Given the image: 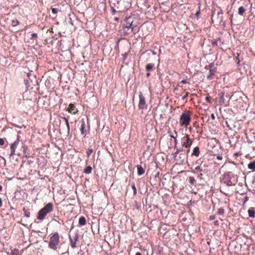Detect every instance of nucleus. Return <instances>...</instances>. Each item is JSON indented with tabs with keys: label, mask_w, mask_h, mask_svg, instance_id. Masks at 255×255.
<instances>
[{
	"label": "nucleus",
	"mask_w": 255,
	"mask_h": 255,
	"mask_svg": "<svg viewBox=\"0 0 255 255\" xmlns=\"http://www.w3.org/2000/svg\"><path fill=\"white\" fill-rule=\"evenodd\" d=\"M181 151H183V149H177L176 151L173 154V155L174 157L175 158V159H176V158L177 157V156H178L179 153L181 152Z\"/></svg>",
	"instance_id": "nucleus-29"
},
{
	"label": "nucleus",
	"mask_w": 255,
	"mask_h": 255,
	"mask_svg": "<svg viewBox=\"0 0 255 255\" xmlns=\"http://www.w3.org/2000/svg\"><path fill=\"white\" fill-rule=\"evenodd\" d=\"M180 83H183V84H186L187 83V82L186 80H183L180 82Z\"/></svg>",
	"instance_id": "nucleus-52"
},
{
	"label": "nucleus",
	"mask_w": 255,
	"mask_h": 255,
	"mask_svg": "<svg viewBox=\"0 0 255 255\" xmlns=\"http://www.w3.org/2000/svg\"><path fill=\"white\" fill-rule=\"evenodd\" d=\"M248 168L250 169L254 170L255 169V161H254L253 162H251L248 164Z\"/></svg>",
	"instance_id": "nucleus-24"
},
{
	"label": "nucleus",
	"mask_w": 255,
	"mask_h": 255,
	"mask_svg": "<svg viewBox=\"0 0 255 255\" xmlns=\"http://www.w3.org/2000/svg\"><path fill=\"white\" fill-rule=\"evenodd\" d=\"M224 94L223 92H221L219 94V102L221 104H224L225 103V100L224 98Z\"/></svg>",
	"instance_id": "nucleus-20"
},
{
	"label": "nucleus",
	"mask_w": 255,
	"mask_h": 255,
	"mask_svg": "<svg viewBox=\"0 0 255 255\" xmlns=\"http://www.w3.org/2000/svg\"><path fill=\"white\" fill-rule=\"evenodd\" d=\"M37 37V33H33L32 34V37L31 38V39H33L34 38H36Z\"/></svg>",
	"instance_id": "nucleus-45"
},
{
	"label": "nucleus",
	"mask_w": 255,
	"mask_h": 255,
	"mask_svg": "<svg viewBox=\"0 0 255 255\" xmlns=\"http://www.w3.org/2000/svg\"><path fill=\"white\" fill-rule=\"evenodd\" d=\"M245 11V9L243 6H240L239 8L238 13L240 15H243Z\"/></svg>",
	"instance_id": "nucleus-27"
},
{
	"label": "nucleus",
	"mask_w": 255,
	"mask_h": 255,
	"mask_svg": "<svg viewBox=\"0 0 255 255\" xmlns=\"http://www.w3.org/2000/svg\"><path fill=\"white\" fill-rule=\"evenodd\" d=\"M249 216L251 218H254L255 216V210L254 208H250L248 210Z\"/></svg>",
	"instance_id": "nucleus-18"
},
{
	"label": "nucleus",
	"mask_w": 255,
	"mask_h": 255,
	"mask_svg": "<svg viewBox=\"0 0 255 255\" xmlns=\"http://www.w3.org/2000/svg\"><path fill=\"white\" fill-rule=\"evenodd\" d=\"M236 62H237L238 66H240L241 65L240 59H238V61H237Z\"/></svg>",
	"instance_id": "nucleus-54"
},
{
	"label": "nucleus",
	"mask_w": 255,
	"mask_h": 255,
	"mask_svg": "<svg viewBox=\"0 0 255 255\" xmlns=\"http://www.w3.org/2000/svg\"><path fill=\"white\" fill-rule=\"evenodd\" d=\"M85 123L84 122V121L83 122V124L82 125V126H81V128L80 129V130H81V134L84 135L85 134Z\"/></svg>",
	"instance_id": "nucleus-26"
},
{
	"label": "nucleus",
	"mask_w": 255,
	"mask_h": 255,
	"mask_svg": "<svg viewBox=\"0 0 255 255\" xmlns=\"http://www.w3.org/2000/svg\"><path fill=\"white\" fill-rule=\"evenodd\" d=\"M4 143V139L0 138V145H3Z\"/></svg>",
	"instance_id": "nucleus-43"
},
{
	"label": "nucleus",
	"mask_w": 255,
	"mask_h": 255,
	"mask_svg": "<svg viewBox=\"0 0 255 255\" xmlns=\"http://www.w3.org/2000/svg\"><path fill=\"white\" fill-rule=\"evenodd\" d=\"M10 254L11 255H20L19 253L18 250L16 249L11 250Z\"/></svg>",
	"instance_id": "nucleus-23"
},
{
	"label": "nucleus",
	"mask_w": 255,
	"mask_h": 255,
	"mask_svg": "<svg viewBox=\"0 0 255 255\" xmlns=\"http://www.w3.org/2000/svg\"><path fill=\"white\" fill-rule=\"evenodd\" d=\"M191 122L190 116L186 112L182 113L180 117V124L181 126H188Z\"/></svg>",
	"instance_id": "nucleus-3"
},
{
	"label": "nucleus",
	"mask_w": 255,
	"mask_h": 255,
	"mask_svg": "<svg viewBox=\"0 0 255 255\" xmlns=\"http://www.w3.org/2000/svg\"><path fill=\"white\" fill-rule=\"evenodd\" d=\"M132 22H133V20H132V17H128V18H127L126 23L124 25H129L130 24H131V25H134L132 24Z\"/></svg>",
	"instance_id": "nucleus-22"
},
{
	"label": "nucleus",
	"mask_w": 255,
	"mask_h": 255,
	"mask_svg": "<svg viewBox=\"0 0 255 255\" xmlns=\"http://www.w3.org/2000/svg\"><path fill=\"white\" fill-rule=\"evenodd\" d=\"M182 140V147H189L192 145L193 142V140L190 139L189 135L188 134H186L184 137H183Z\"/></svg>",
	"instance_id": "nucleus-5"
},
{
	"label": "nucleus",
	"mask_w": 255,
	"mask_h": 255,
	"mask_svg": "<svg viewBox=\"0 0 255 255\" xmlns=\"http://www.w3.org/2000/svg\"><path fill=\"white\" fill-rule=\"evenodd\" d=\"M223 158L222 157V155H218L217 156V159H219V160H222Z\"/></svg>",
	"instance_id": "nucleus-48"
},
{
	"label": "nucleus",
	"mask_w": 255,
	"mask_h": 255,
	"mask_svg": "<svg viewBox=\"0 0 255 255\" xmlns=\"http://www.w3.org/2000/svg\"><path fill=\"white\" fill-rule=\"evenodd\" d=\"M2 201L1 198H0V208L2 206Z\"/></svg>",
	"instance_id": "nucleus-56"
},
{
	"label": "nucleus",
	"mask_w": 255,
	"mask_h": 255,
	"mask_svg": "<svg viewBox=\"0 0 255 255\" xmlns=\"http://www.w3.org/2000/svg\"><path fill=\"white\" fill-rule=\"evenodd\" d=\"M199 154H200L199 148L198 146H196L194 148L193 152L191 154V155L192 156L195 155L197 157H198L199 156Z\"/></svg>",
	"instance_id": "nucleus-19"
},
{
	"label": "nucleus",
	"mask_w": 255,
	"mask_h": 255,
	"mask_svg": "<svg viewBox=\"0 0 255 255\" xmlns=\"http://www.w3.org/2000/svg\"><path fill=\"white\" fill-rule=\"evenodd\" d=\"M92 170V168L90 166H88L86 167V168L84 169V173L86 174H90L91 173Z\"/></svg>",
	"instance_id": "nucleus-25"
},
{
	"label": "nucleus",
	"mask_w": 255,
	"mask_h": 255,
	"mask_svg": "<svg viewBox=\"0 0 255 255\" xmlns=\"http://www.w3.org/2000/svg\"><path fill=\"white\" fill-rule=\"evenodd\" d=\"M67 110L69 113L73 114H75L78 112V110L76 108V107L73 104H70L69 105Z\"/></svg>",
	"instance_id": "nucleus-14"
},
{
	"label": "nucleus",
	"mask_w": 255,
	"mask_h": 255,
	"mask_svg": "<svg viewBox=\"0 0 255 255\" xmlns=\"http://www.w3.org/2000/svg\"><path fill=\"white\" fill-rule=\"evenodd\" d=\"M19 141V136H17L16 140L14 142V143H13L10 146L11 153L10 154V156H13L15 154V149L16 148V146H17V144L18 143Z\"/></svg>",
	"instance_id": "nucleus-10"
},
{
	"label": "nucleus",
	"mask_w": 255,
	"mask_h": 255,
	"mask_svg": "<svg viewBox=\"0 0 255 255\" xmlns=\"http://www.w3.org/2000/svg\"><path fill=\"white\" fill-rule=\"evenodd\" d=\"M214 225L215 226H218V225H219V221H218V220H217V221H215V222H214Z\"/></svg>",
	"instance_id": "nucleus-49"
},
{
	"label": "nucleus",
	"mask_w": 255,
	"mask_h": 255,
	"mask_svg": "<svg viewBox=\"0 0 255 255\" xmlns=\"http://www.w3.org/2000/svg\"><path fill=\"white\" fill-rule=\"evenodd\" d=\"M135 255H141V253H139V252H137L136 254H135Z\"/></svg>",
	"instance_id": "nucleus-61"
},
{
	"label": "nucleus",
	"mask_w": 255,
	"mask_h": 255,
	"mask_svg": "<svg viewBox=\"0 0 255 255\" xmlns=\"http://www.w3.org/2000/svg\"><path fill=\"white\" fill-rule=\"evenodd\" d=\"M237 57H236V62L238 61V59H239V54L238 53H237Z\"/></svg>",
	"instance_id": "nucleus-53"
},
{
	"label": "nucleus",
	"mask_w": 255,
	"mask_h": 255,
	"mask_svg": "<svg viewBox=\"0 0 255 255\" xmlns=\"http://www.w3.org/2000/svg\"><path fill=\"white\" fill-rule=\"evenodd\" d=\"M53 205L52 203H48L42 209V210L44 211L47 214L50 213L53 211Z\"/></svg>",
	"instance_id": "nucleus-12"
},
{
	"label": "nucleus",
	"mask_w": 255,
	"mask_h": 255,
	"mask_svg": "<svg viewBox=\"0 0 255 255\" xmlns=\"http://www.w3.org/2000/svg\"><path fill=\"white\" fill-rule=\"evenodd\" d=\"M207 167L208 165L206 164V162L202 161L200 164L196 166L194 170L192 169V171L194 173H198V172H200L206 174L208 171Z\"/></svg>",
	"instance_id": "nucleus-4"
},
{
	"label": "nucleus",
	"mask_w": 255,
	"mask_h": 255,
	"mask_svg": "<svg viewBox=\"0 0 255 255\" xmlns=\"http://www.w3.org/2000/svg\"><path fill=\"white\" fill-rule=\"evenodd\" d=\"M47 214L41 209L38 213L37 219L43 220Z\"/></svg>",
	"instance_id": "nucleus-15"
},
{
	"label": "nucleus",
	"mask_w": 255,
	"mask_h": 255,
	"mask_svg": "<svg viewBox=\"0 0 255 255\" xmlns=\"http://www.w3.org/2000/svg\"><path fill=\"white\" fill-rule=\"evenodd\" d=\"M181 151H183V149H177L176 151L173 154V155L174 157L175 158V159H176V158L177 157V156H178L179 153L181 152Z\"/></svg>",
	"instance_id": "nucleus-30"
},
{
	"label": "nucleus",
	"mask_w": 255,
	"mask_h": 255,
	"mask_svg": "<svg viewBox=\"0 0 255 255\" xmlns=\"http://www.w3.org/2000/svg\"><path fill=\"white\" fill-rule=\"evenodd\" d=\"M79 235L77 233H75L73 238L70 236V241L71 247L72 249H75L77 247L76 242L78 240Z\"/></svg>",
	"instance_id": "nucleus-9"
},
{
	"label": "nucleus",
	"mask_w": 255,
	"mask_h": 255,
	"mask_svg": "<svg viewBox=\"0 0 255 255\" xmlns=\"http://www.w3.org/2000/svg\"><path fill=\"white\" fill-rule=\"evenodd\" d=\"M217 68L214 67V65L213 64H211L210 65V69H209V72L210 75L208 76L207 78L209 80L212 79V77L214 76L216 72Z\"/></svg>",
	"instance_id": "nucleus-11"
},
{
	"label": "nucleus",
	"mask_w": 255,
	"mask_h": 255,
	"mask_svg": "<svg viewBox=\"0 0 255 255\" xmlns=\"http://www.w3.org/2000/svg\"><path fill=\"white\" fill-rule=\"evenodd\" d=\"M222 13H223L222 11L218 12V15H219V14H222Z\"/></svg>",
	"instance_id": "nucleus-63"
},
{
	"label": "nucleus",
	"mask_w": 255,
	"mask_h": 255,
	"mask_svg": "<svg viewBox=\"0 0 255 255\" xmlns=\"http://www.w3.org/2000/svg\"><path fill=\"white\" fill-rule=\"evenodd\" d=\"M23 211H24V215L27 218L30 217V212L29 211H28L27 210H25V209L24 208H23Z\"/></svg>",
	"instance_id": "nucleus-33"
},
{
	"label": "nucleus",
	"mask_w": 255,
	"mask_h": 255,
	"mask_svg": "<svg viewBox=\"0 0 255 255\" xmlns=\"http://www.w3.org/2000/svg\"><path fill=\"white\" fill-rule=\"evenodd\" d=\"M221 42V40H220V39H218L216 40H215L214 41H213L212 42V44L213 46H218V42Z\"/></svg>",
	"instance_id": "nucleus-36"
},
{
	"label": "nucleus",
	"mask_w": 255,
	"mask_h": 255,
	"mask_svg": "<svg viewBox=\"0 0 255 255\" xmlns=\"http://www.w3.org/2000/svg\"><path fill=\"white\" fill-rule=\"evenodd\" d=\"M2 189V187L1 185H0V191H1Z\"/></svg>",
	"instance_id": "nucleus-62"
},
{
	"label": "nucleus",
	"mask_w": 255,
	"mask_h": 255,
	"mask_svg": "<svg viewBox=\"0 0 255 255\" xmlns=\"http://www.w3.org/2000/svg\"><path fill=\"white\" fill-rule=\"evenodd\" d=\"M19 23V22L17 20H12L11 22V25L12 26H16Z\"/></svg>",
	"instance_id": "nucleus-32"
},
{
	"label": "nucleus",
	"mask_w": 255,
	"mask_h": 255,
	"mask_svg": "<svg viewBox=\"0 0 255 255\" xmlns=\"http://www.w3.org/2000/svg\"><path fill=\"white\" fill-rule=\"evenodd\" d=\"M139 104H138V109L139 110H142L144 109V108L146 105V102H145V98L143 96L141 92H140L139 94Z\"/></svg>",
	"instance_id": "nucleus-8"
},
{
	"label": "nucleus",
	"mask_w": 255,
	"mask_h": 255,
	"mask_svg": "<svg viewBox=\"0 0 255 255\" xmlns=\"http://www.w3.org/2000/svg\"><path fill=\"white\" fill-rule=\"evenodd\" d=\"M86 224V218L83 216L81 217L79 220V226H80V227L83 226L85 225Z\"/></svg>",
	"instance_id": "nucleus-17"
},
{
	"label": "nucleus",
	"mask_w": 255,
	"mask_h": 255,
	"mask_svg": "<svg viewBox=\"0 0 255 255\" xmlns=\"http://www.w3.org/2000/svg\"><path fill=\"white\" fill-rule=\"evenodd\" d=\"M195 182V179L193 176H190L189 177V182L191 185H194Z\"/></svg>",
	"instance_id": "nucleus-28"
},
{
	"label": "nucleus",
	"mask_w": 255,
	"mask_h": 255,
	"mask_svg": "<svg viewBox=\"0 0 255 255\" xmlns=\"http://www.w3.org/2000/svg\"><path fill=\"white\" fill-rule=\"evenodd\" d=\"M131 188H132V189L133 190V196H135L136 194V189L135 185V184L134 183H133L131 185Z\"/></svg>",
	"instance_id": "nucleus-34"
},
{
	"label": "nucleus",
	"mask_w": 255,
	"mask_h": 255,
	"mask_svg": "<svg viewBox=\"0 0 255 255\" xmlns=\"http://www.w3.org/2000/svg\"><path fill=\"white\" fill-rule=\"evenodd\" d=\"M93 151V150L92 148L88 149V150L87 151V154L88 157H89L92 154Z\"/></svg>",
	"instance_id": "nucleus-38"
},
{
	"label": "nucleus",
	"mask_w": 255,
	"mask_h": 255,
	"mask_svg": "<svg viewBox=\"0 0 255 255\" xmlns=\"http://www.w3.org/2000/svg\"><path fill=\"white\" fill-rule=\"evenodd\" d=\"M233 176L231 172H226L224 175L223 178L221 180V182L225 184L228 186H235L236 184L237 181H233Z\"/></svg>",
	"instance_id": "nucleus-2"
},
{
	"label": "nucleus",
	"mask_w": 255,
	"mask_h": 255,
	"mask_svg": "<svg viewBox=\"0 0 255 255\" xmlns=\"http://www.w3.org/2000/svg\"><path fill=\"white\" fill-rule=\"evenodd\" d=\"M51 11H52V12L54 14H57L58 11V9L56 8H51Z\"/></svg>",
	"instance_id": "nucleus-39"
},
{
	"label": "nucleus",
	"mask_w": 255,
	"mask_h": 255,
	"mask_svg": "<svg viewBox=\"0 0 255 255\" xmlns=\"http://www.w3.org/2000/svg\"><path fill=\"white\" fill-rule=\"evenodd\" d=\"M189 94V92H186L185 95L182 97V99L184 100L185 99H186L188 97Z\"/></svg>",
	"instance_id": "nucleus-47"
},
{
	"label": "nucleus",
	"mask_w": 255,
	"mask_h": 255,
	"mask_svg": "<svg viewBox=\"0 0 255 255\" xmlns=\"http://www.w3.org/2000/svg\"><path fill=\"white\" fill-rule=\"evenodd\" d=\"M211 117L213 120H214L215 119V116L213 114H211Z\"/></svg>",
	"instance_id": "nucleus-55"
},
{
	"label": "nucleus",
	"mask_w": 255,
	"mask_h": 255,
	"mask_svg": "<svg viewBox=\"0 0 255 255\" xmlns=\"http://www.w3.org/2000/svg\"><path fill=\"white\" fill-rule=\"evenodd\" d=\"M199 14H200V11L199 10L198 11H197L196 12V13L195 14V15L198 16Z\"/></svg>",
	"instance_id": "nucleus-58"
},
{
	"label": "nucleus",
	"mask_w": 255,
	"mask_h": 255,
	"mask_svg": "<svg viewBox=\"0 0 255 255\" xmlns=\"http://www.w3.org/2000/svg\"><path fill=\"white\" fill-rule=\"evenodd\" d=\"M112 9V13L114 14L115 12L117 11H120L121 10V7L119 8H111Z\"/></svg>",
	"instance_id": "nucleus-37"
},
{
	"label": "nucleus",
	"mask_w": 255,
	"mask_h": 255,
	"mask_svg": "<svg viewBox=\"0 0 255 255\" xmlns=\"http://www.w3.org/2000/svg\"><path fill=\"white\" fill-rule=\"evenodd\" d=\"M216 217L215 215H211L209 217V220L212 221L215 219Z\"/></svg>",
	"instance_id": "nucleus-44"
},
{
	"label": "nucleus",
	"mask_w": 255,
	"mask_h": 255,
	"mask_svg": "<svg viewBox=\"0 0 255 255\" xmlns=\"http://www.w3.org/2000/svg\"><path fill=\"white\" fill-rule=\"evenodd\" d=\"M122 0H110V4L111 8H119L120 7V2Z\"/></svg>",
	"instance_id": "nucleus-13"
},
{
	"label": "nucleus",
	"mask_w": 255,
	"mask_h": 255,
	"mask_svg": "<svg viewBox=\"0 0 255 255\" xmlns=\"http://www.w3.org/2000/svg\"><path fill=\"white\" fill-rule=\"evenodd\" d=\"M150 74L149 72H147L146 74L147 77H149L150 76Z\"/></svg>",
	"instance_id": "nucleus-59"
},
{
	"label": "nucleus",
	"mask_w": 255,
	"mask_h": 255,
	"mask_svg": "<svg viewBox=\"0 0 255 255\" xmlns=\"http://www.w3.org/2000/svg\"><path fill=\"white\" fill-rule=\"evenodd\" d=\"M217 213L219 215H223L224 213V210L222 208H220L218 209Z\"/></svg>",
	"instance_id": "nucleus-35"
},
{
	"label": "nucleus",
	"mask_w": 255,
	"mask_h": 255,
	"mask_svg": "<svg viewBox=\"0 0 255 255\" xmlns=\"http://www.w3.org/2000/svg\"><path fill=\"white\" fill-rule=\"evenodd\" d=\"M174 134H175L174 135L170 134V136L171 138H174V139L176 138V137H177V132H176L175 131H174Z\"/></svg>",
	"instance_id": "nucleus-40"
},
{
	"label": "nucleus",
	"mask_w": 255,
	"mask_h": 255,
	"mask_svg": "<svg viewBox=\"0 0 255 255\" xmlns=\"http://www.w3.org/2000/svg\"><path fill=\"white\" fill-rule=\"evenodd\" d=\"M174 142H175V146H174V147H176V144H177V143L176 138L174 139Z\"/></svg>",
	"instance_id": "nucleus-57"
},
{
	"label": "nucleus",
	"mask_w": 255,
	"mask_h": 255,
	"mask_svg": "<svg viewBox=\"0 0 255 255\" xmlns=\"http://www.w3.org/2000/svg\"><path fill=\"white\" fill-rule=\"evenodd\" d=\"M189 152V149L187 150V153L186 154L185 151L183 150V151H181V153H179L178 156L176 158L175 160H176L179 163V164H182L185 161V160L187 156V154Z\"/></svg>",
	"instance_id": "nucleus-6"
},
{
	"label": "nucleus",
	"mask_w": 255,
	"mask_h": 255,
	"mask_svg": "<svg viewBox=\"0 0 255 255\" xmlns=\"http://www.w3.org/2000/svg\"><path fill=\"white\" fill-rule=\"evenodd\" d=\"M128 53H125L124 54H123V56L124 57V59H125L128 56Z\"/></svg>",
	"instance_id": "nucleus-50"
},
{
	"label": "nucleus",
	"mask_w": 255,
	"mask_h": 255,
	"mask_svg": "<svg viewBox=\"0 0 255 255\" xmlns=\"http://www.w3.org/2000/svg\"><path fill=\"white\" fill-rule=\"evenodd\" d=\"M248 200H249V197L247 196H245L244 203H245L246 202L248 201Z\"/></svg>",
	"instance_id": "nucleus-51"
},
{
	"label": "nucleus",
	"mask_w": 255,
	"mask_h": 255,
	"mask_svg": "<svg viewBox=\"0 0 255 255\" xmlns=\"http://www.w3.org/2000/svg\"><path fill=\"white\" fill-rule=\"evenodd\" d=\"M23 148H24V149H23V151L24 152V153H25V156H26V157H29V156H29V154L27 155V154H26V147H23Z\"/></svg>",
	"instance_id": "nucleus-46"
},
{
	"label": "nucleus",
	"mask_w": 255,
	"mask_h": 255,
	"mask_svg": "<svg viewBox=\"0 0 255 255\" xmlns=\"http://www.w3.org/2000/svg\"><path fill=\"white\" fill-rule=\"evenodd\" d=\"M60 243L59 235L57 232H55L50 238L48 247L49 248L56 250L57 246Z\"/></svg>",
	"instance_id": "nucleus-1"
},
{
	"label": "nucleus",
	"mask_w": 255,
	"mask_h": 255,
	"mask_svg": "<svg viewBox=\"0 0 255 255\" xmlns=\"http://www.w3.org/2000/svg\"><path fill=\"white\" fill-rule=\"evenodd\" d=\"M62 119L65 122L66 126V127H67V133L69 134V132H70V126H69V122H68V120L66 117H63Z\"/></svg>",
	"instance_id": "nucleus-21"
},
{
	"label": "nucleus",
	"mask_w": 255,
	"mask_h": 255,
	"mask_svg": "<svg viewBox=\"0 0 255 255\" xmlns=\"http://www.w3.org/2000/svg\"><path fill=\"white\" fill-rule=\"evenodd\" d=\"M14 126H15V127H17V128H21V127H19V126H17V125H15Z\"/></svg>",
	"instance_id": "nucleus-64"
},
{
	"label": "nucleus",
	"mask_w": 255,
	"mask_h": 255,
	"mask_svg": "<svg viewBox=\"0 0 255 255\" xmlns=\"http://www.w3.org/2000/svg\"><path fill=\"white\" fill-rule=\"evenodd\" d=\"M220 191H221L222 193H223L224 195H228V194H227V193H225V192H223L221 190H220Z\"/></svg>",
	"instance_id": "nucleus-60"
},
{
	"label": "nucleus",
	"mask_w": 255,
	"mask_h": 255,
	"mask_svg": "<svg viewBox=\"0 0 255 255\" xmlns=\"http://www.w3.org/2000/svg\"><path fill=\"white\" fill-rule=\"evenodd\" d=\"M210 98L211 97L209 96V95L208 94V95L206 96V98H205V101L210 103L211 102L210 101Z\"/></svg>",
	"instance_id": "nucleus-41"
},
{
	"label": "nucleus",
	"mask_w": 255,
	"mask_h": 255,
	"mask_svg": "<svg viewBox=\"0 0 255 255\" xmlns=\"http://www.w3.org/2000/svg\"><path fill=\"white\" fill-rule=\"evenodd\" d=\"M136 25H131V24L128 25H124L123 27L124 33L125 34H129L133 32L134 28Z\"/></svg>",
	"instance_id": "nucleus-7"
},
{
	"label": "nucleus",
	"mask_w": 255,
	"mask_h": 255,
	"mask_svg": "<svg viewBox=\"0 0 255 255\" xmlns=\"http://www.w3.org/2000/svg\"><path fill=\"white\" fill-rule=\"evenodd\" d=\"M197 177L199 179L202 178L203 173L202 172H200V173H197Z\"/></svg>",
	"instance_id": "nucleus-42"
},
{
	"label": "nucleus",
	"mask_w": 255,
	"mask_h": 255,
	"mask_svg": "<svg viewBox=\"0 0 255 255\" xmlns=\"http://www.w3.org/2000/svg\"><path fill=\"white\" fill-rule=\"evenodd\" d=\"M137 175L139 176L142 175L144 174L145 170L140 165H137Z\"/></svg>",
	"instance_id": "nucleus-16"
},
{
	"label": "nucleus",
	"mask_w": 255,
	"mask_h": 255,
	"mask_svg": "<svg viewBox=\"0 0 255 255\" xmlns=\"http://www.w3.org/2000/svg\"><path fill=\"white\" fill-rule=\"evenodd\" d=\"M146 70H147V71H149V70H152L153 68V66L152 64H147L146 65Z\"/></svg>",
	"instance_id": "nucleus-31"
}]
</instances>
